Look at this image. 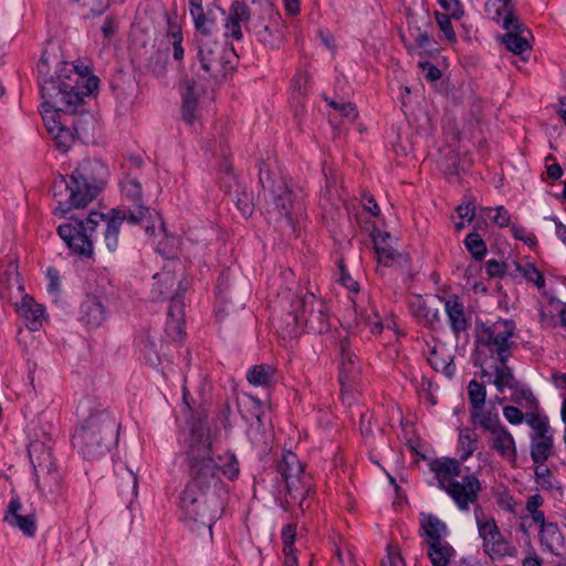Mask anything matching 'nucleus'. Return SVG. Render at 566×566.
Listing matches in <instances>:
<instances>
[{
    "label": "nucleus",
    "mask_w": 566,
    "mask_h": 566,
    "mask_svg": "<svg viewBox=\"0 0 566 566\" xmlns=\"http://www.w3.org/2000/svg\"><path fill=\"white\" fill-rule=\"evenodd\" d=\"M211 444L209 427L200 423L192 429L186 451L191 480L180 497L186 517L209 531L223 510L220 465L211 457Z\"/></svg>",
    "instance_id": "1"
},
{
    "label": "nucleus",
    "mask_w": 566,
    "mask_h": 566,
    "mask_svg": "<svg viewBox=\"0 0 566 566\" xmlns=\"http://www.w3.org/2000/svg\"><path fill=\"white\" fill-rule=\"evenodd\" d=\"M98 78L86 76L77 66L63 63L56 77L42 80L43 119L49 130L53 118L60 119V112L73 114L83 103L84 97L97 90Z\"/></svg>",
    "instance_id": "2"
},
{
    "label": "nucleus",
    "mask_w": 566,
    "mask_h": 566,
    "mask_svg": "<svg viewBox=\"0 0 566 566\" xmlns=\"http://www.w3.org/2000/svg\"><path fill=\"white\" fill-rule=\"evenodd\" d=\"M189 10L197 29L196 42L201 69L208 77L221 82L234 70L238 56L232 48L211 39L216 21L210 10L205 12L203 0H189Z\"/></svg>",
    "instance_id": "3"
},
{
    "label": "nucleus",
    "mask_w": 566,
    "mask_h": 566,
    "mask_svg": "<svg viewBox=\"0 0 566 566\" xmlns=\"http://www.w3.org/2000/svg\"><path fill=\"white\" fill-rule=\"evenodd\" d=\"M105 166L98 160H84L71 175V180L64 176L54 179L52 195L57 206L55 214L64 217L71 209L84 208L104 187Z\"/></svg>",
    "instance_id": "4"
},
{
    "label": "nucleus",
    "mask_w": 566,
    "mask_h": 566,
    "mask_svg": "<svg viewBox=\"0 0 566 566\" xmlns=\"http://www.w3.org/2000/svg\"><path fill=\"white\" fill-rule=\"evenodd\" d=\"M185 269L178 261H168L160 272L153 276L150 297L154 301L170 300L167 313L166 334L172 340L182 338L185 332L184 294L188 289Z\"/></svg>",
    "instance_id": "5"
},
{
    "label": "nucleus",
    "mask_w": 566,
    "mask_h": 566,
    "mask_svg": "<svg viewBox=\"0 0 566 566\" xmlns=\"http://www.w3.org/2000/svg\"><path fill=\"white\" fill-rule=\"evenodd\" d=\"M126 220V212L113 209L108 216L91 212L85 220H75V224L59 226L57 233L67 247L77 255L93 256V232L101 221L106 222L104 243L109 252L116 251L119 242V229Z\"/></svg>",
    "instance_id": "6"
},
{
    "label": "nucleus",
    "mask_w": 566,
    "mask_h": 566,
    "mask_svg": "<svg viewBox=\"0 0 566 566\" xmlns=\"http://www.w3.org/2000/svg\"><path fill=\"white\" fill-rule=\"evenodd\" d=\"M119 424L115 417L99 406L76 429L73 444L84 455L93 460L102 455L117 441Z\"/></svg>",
    "instance_id": "7"
},
{
    "label": "nucleus",
    "mask_w": 566,
    "mask_h": 566,
    "mask_svg": "<svg viewBox=\"0 0 566 566\" xmlns=\"http://www.w3.org/2000/svg\"><path fill=\"white\" fill-rule=\"evenodd\" d=\"M282 302L286 303L282 305L283 311H286V317L277 318L291 329L290 332H294V327L298 324H304L313 334H324L329 331L328 307L314 293H292L289 290L284 292Z\"/></svg>",
    "instance_id": "8"
},
{
    "label": "nucleus",
    "mask_w": 566,
    "mask_h": 566,
    "mask_svg": "<svg viewBox=\"0 0 566 566\" xmlns=\"http://www.w3.org/2000/svg\"><path fill=\"white\" fill-rule=\"evenodd\" d=\"M430 469L434 472L439 488L444 490L461 511H468L470 504L478 500L481 491V483L474 474H467L462 481L454 478L460 476L461 465L455 459L434 460L430 463Z\"/></svg>",
    "instance_id": "9"
},
{
    "label": "nucleus",
    "mask_w": 566,
    "mask_h": 566,
    "mask_svg": "<svg viewBox=\"0 0 566 566\" xmlns=\"http://www.w3.org/2000/svg\"><path fill=\"white\" fill-rule=\"evenodd\" d=\"M45 440H32L28 448L29 459L33 468L35 488L41 497H50L61 493L63 489V475L52 453V447Z\"/></svg>",
    "instance_id": "10"
},
{
    "label": "nucleus",
    "mask_w": 566,
    "mask_h": 566,
    "mask_svg": "<svg viewBox=\"0 0 566 566\" xmlns=\"http://www.w3.org/2000/svg\"><path fill=\"white\" fill-rule=\"evenodd\" d=\"M260 182L263 189V198L268 213H277L286 218L291 228L294 227L293 210L296 195L292 184L281 175L271 172L263 166L260 167Z\"/></svg>",
    "instance_id": "11"
},
{
    "label": "nucleus",
    "mask_w": 566,
    "mask_h": 566,
    "mask_svg": "<svg viewBox=\"0 0 566 566\" xmlns=\"http://www.w3.org/2000/svg\"><path fill=\"white\" fill-rule=\"evenodd\" d=\"M515 324L510 319H499L491 325H482L478 332V343L495 354L499 361L507 360L516 343L512 339Z\"/></svg>",
    "instance_id": "12"
},
{
    "label": "nucleus",
    "mask_w": 566,
    "mask_h": 566,
    "mask_svg": "<svg viewBox=\"0 0 566 566\" xmlns=\"http://www.w3.org/2000/svg\"><path fill=\"white\" fill-rule=\"evenodd\" d=\"M265 8L263 14L251 15L245 30L252 33L263 45L270 49H279L282 36L279 33L277 24L271 21L273 9L270 3L264 1Z\"/></svg>",
    "instance_id": "13"
},
{
    "label": "nucleus",
    "mask_w": 566,
    "mask_h": 566,
    "mask_svg": "<svg viewBox=\"0 0 566 566\" xmlns=\"http://www.w3.org/2000/svg\"><path fill=\"white\" fill-rule=\"evenodd\" d=\"M479 534L483 539L484 552L492 558L514 555L515 548L504 539L493 518L482 521L476 516Z\"/></svg>",
    "instance_id": "14"
},
{
    "label": "nucleus",
    "mask_w": 566,
    "mask_h": 566,
    "mask_svg": "<svg viewBox=\"0 0 566 566\" xmlns=\"http://www.w3.org/2000/svg\"><path fill=\"white\" fill-rule=\"evenodd\" d=\"M391 235L388 232L377 231L373 233V242L378 262L385 266H397L403 272L410 270V258L406 253L398 252L390 243Z\"/></svg>",
    "instance_id": "15"
},
{
    "label": "nucleus",
    "mask_w": 566,
    "mask_h": 566,
    "mask_svg": "<svg viewBox=\"0 0 566 566\" xmlns=\"http://www.w3.org/2000/svg\"><path fill=\"white\" fill-rule=\"evenodd\" d=\"M502 25L507 31L503 36V43L509 51L523 54L531 50L532 33L520 20L509 19Z\"/></svg>",
    "instance_id": "16"
},
{
    "label": "nucleus",
    "mask_w": 566,
    "mask_h": 566,
    "mask_svg": "<svg viewBox=\"0 0 566 566\" xmlns=\"http://www.w3.org/2000/svg\"><path fill=\"white\" fill-rule=\"evenodd\" d=\"M339 382L343 390L349 389L359 375V365L347 337L339 340Z\"/></svg>",
    "instance_id": "17"
},
{
    "label": "nucleus",
    "mask_w": 566,
    "mask_h": 566,
    "mask_svg": "<svg viewBox=\"0 0 566 566\" xmlns=\"http://www.w3.org/2000/svg\"><path fill=\"white\" fill-rule=\"evenodd\" d=\"M205 93L203 87L195 80L187 78L181 85V114L188 125H192L198 117V102Z\"/></svg>",
    "instance_id": "18"
},
{
    "label": "nucleus",
    "mask_w": 566,
    "mask_h": 566,
    "mask_svg": "<svg viewBox=\"0 0 566 566\" xmlns=\"http://www.w3.org/2000/svg\"><path fill=\"white\" fill-rule=\"evenodd\" d=\"M250 10L243 1H233L224 19V36L237 41L243 39L242 23L249 24Z\"/></svg>",
    "instance_id": "19"
},
{
    "label": "nucleus",
    "mask_w": 566,
    "mask_h": 566,
    "mask_svg": "<svg viewBox=\"0 0 566 566\" xmlns=\"http://www.w3.org/2000/svg\"><path fill=\"white\" fill-rule=\"evenodd\" d=\"M21 511L22 504L19 496L12 497L8 505L4 521L10 526L19 528L25 536L32 537L36 531L35 514H22Z\"/></svg>",
    "instance_id": "20"
},
{
    "label": "nucleus",
    "mask_w": 566,
    "mask_h": 566,
    "mask_svg": "<svg viewBox=\"0 0 566 566\" xmlns=\"http://www.w3.org/2000/svg\"><path fill=\"white\" fill-rule=\"evenodd\" d=\"M106 319V308L101 297L87 295L81 303L80 321L87 327L101 326Z\"/></svg>",
    "instance_id": "21"
},
{
    "label": "nucleus",
    "mask_w": 566,
    "mask_h": 566,
    "mask_svg": "<svg viewBox=\"0 0 566 566\" xmlns=\"http://www.w3.org/2000/svg\"><path fill=\"white\" fill-rule=\"evenodd\" d=\"M284 482L286 495L290 497L285 503L289 505L291 502H298L300 509L304 511V501L312 490L311 476L303 472L300 475H290Z\"/></svg>",
    "instance_id": "22"
},
{
    "label": "nucleus",
    "mask_w": 566,
    "mask_h": 566,
    "mask_svg": "<svg viewBox=\"0 0 566 566\" xmlns=\"http://www.w3.org/2000/svg\"><path fill=\"white\" fill-rule=\"evenodd\" d=\"M135 210L129 211L128 216L126 214V219L129 222H145V231L150 235L156 234V228L161 232H166L165 224L158 211L144 207L143 205H135Z\"/></svg>",
    "instance_id": "23"
},
{
    "label": "nucleus",
    "mask_w": 566,
    "mask_h": 566,
    "mask_svg": "<svg viewBox=\"0 0 566 566\" xmlns=\"http://www.w3.org/2000/svg\"><path fill=\"white\" fill-rule=\"evenodd\" d=\"M448 527L440 518L432 514L420 515V535L424 537L426 544L446 541Z\"/></svg>",
    "instance_id": "24"
},
{
    "label": "nucleus",
    "mask_w": 566,
    "mask_h": 566,
    "mask_svg": "<svg viewBox=\"0 0 566 566\" xmlns=\"http://www.w3.org/2000/svg\"><path fill=\"white\" fill-rule=\"evenodd\" d=\"M491 448L501 457L514 462L516 460V446L510 431L504 426H500L491 432Z\"/></svg>",
    "instance_id": "25"
},
{
    "label": "nucleus",
    "mask_w": 566,
    "mask_h": 566,
    "mask_svg": "<svg viewBox=\"0 0 566 566\" xmlns=\"http://www.w3.org/2000/svg\"><path fill=\"white\" fill-rule=\"evenodd\" d=\"M17 310L21 316L30 322L28 327L31 331H36L41 325V318L44 314V307L38 304L30 295L22 297L21 302L17 304Z\"/></svg>",
    "instance_id": "26"
},
{
    "label": "nucleus",
    "mask_w": 566,
    "mask_h": 566,
    "mask_svg": "<svg viewBox=\"0 0 566 566\" xmlns=\"http://www.w3.org/2000/svg\"><path fill=\"white\" fill-rule=\"evenodd\" d=\"M427 546V555L432 566H448L455 555L454 548L447 541L432 543Z\"/></svg>",
    "instance_id": "27"
},
{
    "label": "nucleus",
    "mask_w": 566,
    "mask_h": 566,
    "mask_svg": "<svg viewBox=\"0 0 566 566\" xmlns=\"http://www.w3.org/2000/svg\"><path fill=\"white\" fill-rule=\"evenodd\" d=\"M446 313L449 317L452 331L455 334L465 331L469 327L463 312L462 304L459 303L458 298H449L444 303Z\"/></svg>",
    "instance_id": "28"
},
{
    "label": "nucleus",
    "mask_w": 566,
    "mask_h": 566,
    "mask_svg": "<svg viewBox=\"0 0 566 566\" xmlns=\"http://www.w3.org/2000/svg\"><path fill=\"white\" fill-rule=\"evenodd\" d=\"M49 133L62 153H66L71 148L74 142V133L60 119L53 118V125H49Z\"/></svg>",
    "instance_id": "29"
},
{
    "label": "nucleus",
    "mask_w": 566,
    "mask_h": 566,
    "mask_svg": "<svg viewBox=\"0 0 566 566\" xmlns=\"http://www.w3.org/2000/svg\"><path fill=\"white\" fill-rule=\"evenodd\" d=\"M541 544L549 552L555 553L563 545V535L556 523L543 525L539 530Z\"/></svg>",
    "instance_id": "30"
},
{
    "label": "nucleus",
    "mask_w": 566,
    "mask_h": 566,
    "mask_svg": "<svg viewBox=\"0 0 566 566\" xmlns=\"http://www.w3.org/2000/svg\"><path fill=\"white\" fill-rule=\"evenodd\" d=\"M553 437L551 434L532 438L531 457L535 463L543 464L551 455Z\"/></svg>",
    "instance_id": "31"
},
{
    "label": "nucleus",
    "mask_w": 566,
    "mask_h": 566,
    "mask_svg": "<svg viewBox=\"0 0 566 566\" xmlns=\"http://www.w3.org/2000/svg\"><path fill=\"white\" fill-rule=\"evenodd\" d=\"M275 368L271 365L253 366L247 375L250 384L254 386H270L274 380Z\"/></svg>",
    "instance_id": "32"
},
{
    "label": "nucleus",
    "mask_w": 566,
    "mask_h": 566,
    "mask_svg": "<svg viewBox=\"0 0 566 566\" xmlns=\"http://www.w3.org/2000/svg\"><path fill=\"white\" fill-rule=\"evenodd\" d=\"M277 472L284 480L290 478V475L302 474L304 469L296 454L291 451H286L283 453L281 461L277 463Z\"/></svg>",
    "instance_id": "33"
},
{
    "label": "nucleus",
    "mask_w": 566,
    "mask_h": 566,
    "mask_svg": "<svg viewBox=\"0 0 566 566\" xmlns=\"http://www.w3.org/2000/svg\"><path fill=\"white\" fill-rule=\"evenodd\" d=\"M506 361L507 360L499 361V365H496L494 369L495 378L493 384L500 391H502L505 387L510 389H516L518 386V382L515 379L512 369L507 366Z\"/></svg>",
    "instance_id": "34"
},
{
    "label": "nucleus",
    "mask_w": 566,
    "mask_h": 566,
    "mask_svg": "<svg viewBox=\"0 0 566 566\" xmlns=\"http://www.w3.org/2000/svg\"><path fill=\"white\" fill-rule=\"evenodd\" d=\"M486 11L492 15V19L495 21L503 20V23L511 19V20H518L513 14V4L511 0H488L486 2Z\"/></svg>",
    "instance_id": "35"
},
{
    "label": "nucleus",
    "mask_w": 566,
    "mask_h": 566,
    "mask_svg": "<svg viewBox=\"0 0 566 566\" xmlns=\"http://www.w3.org/2000/svg\"><path fill=\"white\" fill-rule=\"evenodd\" d=\"M478 434L471 429L464 428L459 433V451L461 461L468 460L476 450Z\"/></svg>",
    "instance_id": "36"
},
{
    "label": "nucleus",
    "mask_w": 566,
    "mask_h": 566,
    "mask_svg": "<svg viewBox=\"0 0 566 566\" xmlns=\"http://www.w3.org/2000/svg\"><path fill=\"white\" fill-rule=\"evenodd\" d=\"M471 418L473 422L479 423L490 433L502 426L497 415H492L491 411H484L483 407H480L479 411L472 408Z\"/></svg>",
    "instance_id": "37"
},
{
    "label": "nucleus",
    "mask_w": 566,
    "mask_h": 566,
    "mask_svg": "<svg viewBox=\"0 0 566 566\" xmlns=\"http://www.w3.org/2000/svg\"><path fill=\"white\" fill-rule=\"evenodd\" d=\"M240 411L245 421L255 420L258 429L261 427V418L263 415L262 407L256 399L249 397L247 400L239 403Z\"/></svg>",
    "instance_id": "38"
},
{
    "label": "nucleus",
    "mask_w": 566,
    "mask_h": 566,
    "mask_svg": "<svg viewBox=\"0 0 566 566\" xmlns=\"http://www.w3.org/2000/svg\"><path fill=\"white\" fill-rule=\"evenodd\" d=\"M513 268L514 274L516 272L521 273L527 282L533 283L537 289L544 287V276L533 264L527 263L524 266H522L521 264L513 262Z\"/></svg>",
    "instance_id": "39"
},
{
    "label": "nucleus",
    "mask_w": 566,
    "mask_h": 566,
    "mask_svg": "<svg viewBox=\"0 0 566 566\" xmlns=\"http://www.w3.org/2000/svg\"><path fill=\"white\" fill-rule=\"evenodd\" d=\"M122 192L125 198L133 201L134 205H142V185L135 178L126 179L122 182Z\"/></svg>",
    "instance_id": "40"
},
{
    "label": "nucleus",
    "mask_w": 566,
    "mask_h": 566,
    "mask_svg": "<svg viewBox=\"0 0 566 566\" xmlns=\"http://www.w3.org/2000/svg\"><path fill=\"white\" fill-rule=\"evenodd\" d=\"M468 395L472 408L479 411L480 407H483L485 402V387L476 380H471L468 386Z\"/></svg>",
    "instance_id": "41"
},
{
    "label": "nucleus",
    "mask_w": 566,
    "mask_h": 566,
    "mask_svg": "<svg viewBox=\"0 0 566 566\" xmlns=\"http://www.w3.org/2000/svg\"><path fill=\"white\" fill-rule=\"evenodd\" d=\"M464 244L475 260H481L486 253V245L476 232L468 234Z\"/></svg>",
    "instance_id": "42"
},
{
    "label": "nucleus",
    "mask_w": 566,
    "mask_h": 566,
    "mask_svg": "<svg viewBox=\"0 0 566 566\" xmlns=\"http://www.w3.org/2000/svg\"><path fill=\"white\" fill-rule=\"evenodd\" d=\"M527 424L535 431L532 438H539L548 436L549 424L546 418H541L535 412H526L525 416Z\"/></svg>",
    "instance_id": "43"
},
{
    "label": "nucleus",
    "mask_w": 566,
    "mask_h": 566,
    "mask_svg": "<svg viewBox=\"0 0 566 566\" xmlns=\"http://www.w3.org/2000/svg\"><path fill=\"white\" fill-rule=\"evenodd\" d=\"M511 400L526 409L535 410L537 408V401L530 389H513Z\"/></svg>",
    "instance_id": "44"
},
{
    "label": "nucleus",
    "mask_w": 566,
    "mask_h": 566,
    "mask_svg": "<svg viewBox=\"0 0 566 566\" xmlns=\"http://www.w3.org/2000/svg\"><path fill=\"white\" fill-rule=\"evenodd\" d=\"M235 205L243 216L252 214L254 208L252 197L240 187L235 190Z\"/></svg>",
    "instance_id": "45"
},
{
    "label": "nucleus",
    "mask_w": 566,
    "mask_h": 566,
    "mask_svg": "<svg viewBox=\"0 0 566 566\" xmlns=\"http://www.w3.org/2000/svg\"><path fill=\"white\" fill-rule=\"evenodd\" d=\"M485 269H486V273L490 276H503L505 274H509L511 276L514 275L513 263L512 264H504V263H500L496 260H489L485 263Z\"/></svg>",
    "instance_id": "46"
},
{
    "label": "nucleus",
    "mask_w": 566,
    "mask_h": 566,
    "mask_svg": "<svg viewBox=\"0 0 566 566\" xmlns=\"http://www.w3.org/2000/svg\"><path fill=\"white\" fill-rule=\"evenodd\" d=\"M451 18L453 17L450 15L449 13H436L438 25L440 30L443 32L446 39L450 42H454L457 40V35L450 20Z\"/></svg>",
    "instance_id": "47"
},
{
    "label": "nucleus",
    "mask_w": 566,
    "mask_h": 566,
    "mask_svg": "<svg viewBox=\"0 0 566 566\" xmlns=\"http://www.w3.org/2000/svg\"><path fill=\"white\" fill-rule=\"evenodd\" d=\"M381 566H406L398 546L389 545L387 547V555L382 559Z\"/></svg>",
    "instance_id": "48"
},
{
    "label": "nucleus",
    "mask_w": 566,
    "mask_h": 566,
    "mask_svg": "<svg viewBox=\"0 0 566 566\" xmlns=\"http://www.w3.org/2000/svg\"><path fill=\"white\" fill-rule=\"evenodd\" d=\"M455 211L461 220L471 222L475 216L474 199L472 197H468L465 201L457 207Z\"/></svg>",
    "instance_id": "49"
},
{
    "label": "nucleus",
    "mask_w": 566,
    "mask_h": 566,
    "mask_svg": "<svg viewBox=\"0 0 566 566\" xmlns=\"http://www.w3.org/2000/svg\"><path fill=\"white\" fill-rule=\"evenodd\" d=\"M329 105L334 109H336L343 117L347 118L349 122H354L358 116L356 106L352 103H337L331 101Z\"/></svg>",
    "instance_id": "50"
},
{
    "label": "nucleus",
    "mask_w": 566,
    "mask_h": 566,
    "mask_svg": "<svg viewBox=\"0 0 566 566\" xmlns=\"http://www.w3.org/2000/svg\"><path fill=\"white\" fill-rule=\"evenodd\" d=\"M358 326H364L365 328H368L370 333L377 334L382 331V323L378 318V316L375 314L374 317L370 315L360 314L359 319L357 321Z\"/></svg>",
    "instance_id": "51"
},
{
    "label": "nucleus",
    "mask_w": 566,
    "mask_h": 566,
    "mask_svg": "<svg viewBox=\"0 0 566 566\" xmlns=\"http://www.w3.org/2000/svg\"><path fill=\"white\" fill-rule=\"evenodd\" d=\"M296 536V526L287 524L282 530L283 552H295L294 541Z\"/></svg>",
    "instance_id": "52"
},
{
    "label": "nucleus",
    "mask_w": 566,
    "mask_h": 566,
    "mask_svg": "<svg viewBox=\"0 0 566 566\" xmlns=\"http://www.w3.org/2000/svg\"><path fill=\"white\" fill-rule=\"evenodd\" d=\"M220 470L222 471L223 475H226L228 479H235L240 471L237 458L233 454H230L226 459V462L220 465Z\"/></svg>",
    "instance_id": "53"
},
{
    "label": "nucleus",
    "mask_w": 566,
    "mask_h": 566,
    "mask_svg": "<svg viewBox=\"0 0 566 566\" xmlns=\"http://www.w3.org/2000/svg\"><path fill=\"white\" fill-rule=\"evenodd\" d=\"M448 156L449 157L446 159V163L443 164L444 165V174L448 177H451V176L459 174L460 163H459L458 154L449 150Z\"/></svg>",
    "instance_id": "54"
},
{
    "label": "nucleus",
    "mask_w": 566,
    "mask_h": 566,
    "mask_svg": "<svg viewBox=\"0 0 566 566\" xmlns=\"http://www.w3.org/2000/svg\"><path fill=\"white\" fill-rule=\"evenodd\" d=\"M503 415L505 419L513 424H518L524 419V413L522 412V410L514 406L504 407Z\"/></svg>",
    "instance_id": "55"
},
{
    "label": "nucleus",
    "mask_w": 566,
    "mask_h": 566,
    "mask_svg": "<svg viewBox=\"0 0 566 566\" xmlns=\"http://www.w3.org/2000/svg\"><path fill=\"white\" fill-rule=\"evenodd\" d=\"M412 39L418 48L423 50H430L432 46V41L427 31H421L417 29L416 32L411 33Z\"/></svg>",
    "instance_id": "56"
},
{
    "label": "nucleus",
    "mask_w": 566,
    "mask_h": 566,
    "mask_svg": "<svg viewBox=\"0 0 566 566\" xmlns=\"http://www.w3.org/2000/svg\"><path fill=\"white\" fill-rule=\"evenodd\" d=\"M439 2L447 13L455 19H460L462 10L459 0H439Z\"/></svg>",
    "instance_id": "57"
},
{
    "label": "nucleus",
    "mask_w": 566,
    "mask_h": 566,
    "mask_svg": "<svg viewBox=\"0 0 566 566\" xmlns=\"http://www.w3.org/2000/svg\"><path fill=\"white\" fill-rule=\"evenodd\" d=\"M410 310L413 316L418 318H423V316H428V311H430V306L427 305L426 301L420 297H417L411 304Z\"/></svg>",
    "instance_id": "58"
},
{
    "label": "nucleus",
    "mask_w": 566,
    "mask_h": 566,
    "mask_svg": "<svg viewBox=\"0 0 566 566\" xmlns=\"http://www.w3.org/2000/svg\"><path fill=\"white\" fill-rule=\"evenodd\" d=\"M171 38H172L174 57L176 60H181L184 57V48L181 45V42H182L181 31L172 30Z\"/></svg>",
    "instance_id": "59"
},
{
    "label": "nucleus",
    "mask_w": 566,
    "mask_h": 566,
    "mask_svg": "<svg viewBox=\"0 0 566 566\" xmlns=\"http://www.w3.org/2000/svg\"><path fill=\"white\" fill-rule=\"evenodd\" d=\"M419 66L424 71V76L430 82H436L441 77V71L429 62H419Z\"/></svg>",
    "instance_id": "60"
},
{
    "label": "nucleus",
    "mask_w": 566,
    "mask_h": 566,
    "mask_svg": "<svg viewBox=\"0 0 566 566\" xmlns=\"http://www.w3.org/2000/svg\"><path fill=\"white\" fill-rule=\"evenodd\" d=\"M339 270H340V277H339L340 283L348 290L358 292V284L346 272L343 261L339 262Z\"/></svg>",
    "instance_id": "61"
},
{
    "label": "nucleus",
    "mask_w": 566,
    "mask_h": 566,
    "mask_svg": "<svg viewBox=\"0 0 566 566\" xmlns=\"http://www.w3.org/2000/svg\"><path fill=\"white\" fill-rule=\"evenodd\" d=\"M104 38L109 41L117 31V24L112 17H107L101 28Z\"/></svg>",
    "instance_id": "62"
},
{
    "label": "nucleus",
    "mask_w": 566,
    "mask_h": 566,
    "mask_svg": "<svg viewBox=\"0 0 566 566\" xmlns=\"http://www.w3.org/2000/svg\"><path fill=\"white\" fill-rule=\"evenodd\" d=\"M496 213L493 218L494 222L499 226V227H507L510 224V221H511V216L509 213V211L500 206L495 209Z\"/></svg>",
    "instance_id": "63"
},
{
    "label": "nucleus",
    "mask_w": 566,
    "mask_h": 566,
    "mask_svg": "<svg viewBox=\"0 0 566 566\" xmlns=\"http://www.w3.org/2000/svg\"><path fill=\"white\" fill-rule=\"evenodd\" d=\"M307 82H308V75L305 72L297 73L293 77V81H292L294 90L297 91L301 94L304 93V90H305V86H306Z\"/></svg>",
    "instance_id": "64"
}]
</instances>
